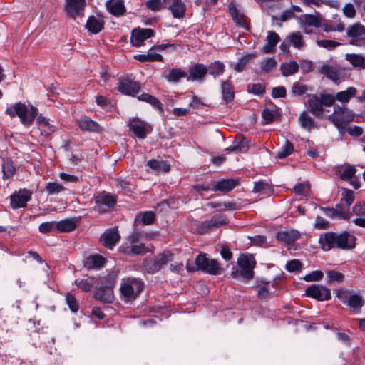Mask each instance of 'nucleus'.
<instances>
[{
	"label": "nucleus",
	"instance_id": "nucleus-2",
	"mask_svg": "<svg viewBox=\"0 0 365 365\" xmlns=\"http://www.w3.org/2000/svg\"><path fill=\"white\" fill-rule=\"evenodd\" d=\"M6 113L11 118L18 116L24 125H31L38 115V109L30 106L29 108L21 102L16 103L6 109Z\"/></svg>",
	"mask_w": 365,
	"mask_h": 365
},
{
	"label": "nucleus",
	"instance_id": "nucleus-7",
	"mask_svg": "<svg viewBox=\"0 0 365 365\" xmlns=\"http://www.w3.org/2000/svg\"><path fill=\"white\" fill-rule=\"evenodd\" d=\"M346 36L351 38V45L361 46L365 43V27L360 23H355L347 28Z\"/></svg>",
	"mask_w": 365,
	"mask_h": 365
},
{
	"label": "nucleus",
	"instance_id": "nucleus-23",
	"mask_svg": "<svg viewBox=\"0 0 365 365\" xmlns=\"http://www.w3.org/2000/svg\"><path fill=\"white\" fill-rule=\"evenodd\" d=\"M118 250L120 253L128 256L142 255L146 252L145 245L140 243V245H122L119 247Z\"/></svg>",
	"mask_w": 365,
	"mask_h": 365
},
{
	"label": "nucleus",
	"instance_id": "nucleus-51",
	"mask_svg": "<svg viewBox=\"0 0 365 365\" xmlns=\"http://www.w3.org/2000/svg\"><path fill=\"white\" fill-rule=\"evenodd\" d=\"M255 57L254 54H247L242 57L235 66V70L237 72L242 71L247 64Z\"/></svg>",
	"mask_w": 365,
	"mask_h": 365
},
{
	"label": "nucleus",
	"instance_id": "nucleus-32",
	"mask_svg": "<svg viewBox=\"0 0 365 365\" xmlns=\"http://www.w3.org/2000/svg\"><path fill=\"white\" fill-rule=\"evenodd\" d=\"M253 192L260 193L264 196H269L273 193L274 190L269 183L264 180H262L255 183Z\"/></svg>",
	"mask_w": 365,
	"mask_h": 365
},
{
	"label": "nucleus",
	"instance_id": "nucleus-53",
	"mask_svg": "<svg viewBox=\"0 0 365 365\" xmlns=\"http://www.w3.org/2000/svg\"><path fill=\"white\" fill-rule=\"evenodd\" d=\"M3 175L5 178L12 177L15 173V168L10 160H5L2 165Z\"/></svg>",
	"mask_w": 365,
	"mask_h": 365
},
{
	"label": "nucleus",
	"instance_id": "nucleus-15",
	"mask_svg": "<svg viewBox=\"0 0 365 365\" xmlns=\"http://www.w3.org/2000/svg\"><path fill=\"white\" fill-rule=\"evenodd\" d=\"M64 11L68 16L76 19L83 14L86 5V0H66Z\"/></svg>",
	"mask_w": 365,
	"mask_h": 365
},
{
	"label": "nucleus",
	"instance_id": "nucleus-5",
	"mask_svg": "<svg viewBox=\"0 0 365 365\" xmlns=\"http://www.w3.org/2000/svg\"><path fill=\"white\" fill-rule=\"evenodd\" d=\"M195 264L199 269L212 275H219L224 271L217 260L207 258L202 254L197 256Z\"/></svg>",
	"mask_w": 365,
	"mask_h": 365
},
{
	"label": "nucleus",
	"instance_id": "nucleus-18",
	"mask_svg": "<svg viewBox=\"0 0 365 365\" xmlns=\"http://www.w3.org/2000/svg\"><path fill=\"white\" fill-rule=\"evenodd\" d=\"M32 192L26 189L20 190L11 196V206L13 209L25 207L31 198Z\"/></svg>",
	"mask_w": 365,
	"mask_h": 365
},
{
	"label": "nucleus",
	"instance_id": "nucleus-59",
	"mask_svg": "<svg viewBox=\"0 0 365 365\" xmlns=\"http://www.w3.org/2000/svg\"><path fill=\"white\" fill-rule=\"evenodd\" d=\"M56 221L46 222L39 225V231L42 233H48L56 230Z\"/></svg>",
	"mask_w": 365,
	"mask_h": 365
},
{
	"label": "nucleus",
	"instance_id": "nucleus-3",
	"mask_svg": "<svg viewBox=\"0 0 365 365\" xmlns=\"http://www.w3.org/2000/svg\"><path fill=\"white\" fill-rule=\"evenodd\" d=\"M335 98L331 94L322 93L319 96L317 94L310 95L307 101L310 112L315 117H320L323 112V106H331L334 105Z\"/></svg>",
	"mask_w": 365,
	"mask_h": 365
},
{
	"label": "nucleus",
	"instance_id": "nucleus-56",
	"mask_svg": "<svg viewBox=\"0 0 365 365\" xmlns=\"http://www.w3.org/2000/svg\"><path fill=\"white\" fill-rule=\"evenodd\" d=\"M277 61L274 58H267L260 63V68L264 72H268L277 66Z\"/></svg>",
	"mask_w": 365,
	"mask_h": 365
},
{
	"label": "nucleus",
	"instance_id": "nucleus-43",
	"mask_svg": "<svg viewBox=\"0 0 365 365\" xmlns=\"http://www.w3.org/2000/svg\"><path fill=\"white\" fill-rule=\"evenodd\" d=\"M248 148L247 143L245 140V138L240 137L239 138L235 139L232 143L227 147L225 150L228 151H242L247 150Z\"/></svg>",
	"mask_w": 365,
	"mask_h": 365
},
{
	"label": "nucleus",
	"instance_id": "nucleus-55",
	"mask_svg": "<svg viewBox=\"0 0 365 365\" xmlns=\"http://www.w3.org/2000/svg\"><path fill=\"white\" fill-rule=\"evenodd\" d=\"M317 44L322 48L332 51L340 45V43L333 40H318Z\"/></svg>",
	"mask_w": 365,
	"mask_h": 365
},
{
	"label": "nucleus",
	"instance_id": "nucleus-13",
	"mask_svg": "<svg viewBox=\"0 0 365 365\" xmlns=\"http://www.w3.org/2000/svg\"><path fill=\"white\" fill-rule=\"evenodd\" d=\"M128 125L135 135L140 139H144L147 133H150L152 130L149 124L138 118L130 119Z\"/></svg>",
	"mask_w": 365,
	"mask_h": 365
},
{
	"label": "nucleus",
	"instance_id": "nucleus-49",
	"mask_svg": "<svg viewBox=\"0 0 365 365\" xmlns=\"http://www.w3.org/2000/svg\"><path fill=\"white\" fill-rule=\"evenodd\" d=\"M307 91V86L302 84L299 81H297L293 83L291 89V93L294 96H300L306 93Z\"/></svg>",
	"mask_w": 365,
	"mask_h": 365
},
{
	"label": "nucleus",
	"instance_id": "nucleus-63",
	"mask_svg": "<svg viewBox=\"0 0 365 365\" xmlns=\"http://www.w3.org/2000/svg\"><path fill=\"white\" fill-rule=\"evenodd\" d=\"M115 185L118 188L120 189L122 191L126 192H130L133 190V185L129 182H127L124 180L118 179L115 181Z\"/></svg>",
	"mask_w": 365,
	"mask_h": 365
},
{
	"label": "nucleus",
	"instance_id": "nucleus-38",
	"mask_svg": "<svg viewBox=\"0 0 365 365\" xmlns=\"http://www.w3.org/2000/svg\"><path fill=\"white\" fill-rule=\"evenodd\" d=\"M155 213L152 211L143 212L137 215L135 219V223L141 222L145 225H149L154 222Z\"/></svg>",
	"mask_w": 365,
	"mask_h": 365
},
{
	"label": "nucleus",
	"instance_id": "nucleus-61",
	"mask_svg": "<svg viewBox=\"0 0 365 365\" xmlns=\"http://www.w3.org/2000/svg\"><path fill=\"white\" fill-rule=\"evenodd\" d=\"M302 267V264L298 259L290 260L286 264V269L290 272L299 271Z\"/></svg>",
	"mask_w": 365,
	"mask_h": 365
},
{
	"label": "nucleus",
	"instance_id": "nucleus-54",
	"mask_svg": "<svg viewBox=\"0 0 365 365\" xmlns=\"http://www.w3.org/2000/svg\"><path fill=\"white\" fill-rule=\"evenodd\" d=\"M66 304H68L69 309L72 312H77L79 309V304L77 300L76 299L75 297L71 294L67 293L66 294Z\"/></svg>",
	"mask_w": 365,
	"mask_h": 365
},
{
	"label": "nucleus",
	"instance_id": "nucleus-60",
	"mask_svg": "<svg viewBox=\"0 0 365 365\" xmlns=\"http://www.w3.org/2000/svg\"><path fill=\"white\" fill-rule=\"evenodd\" d=\"M247 91L255 95H262L265 92V86L261 83L249 84Z\"/></svg>",
	"mask_w": 365,
	"mask_h": 365
},
{
	"label": "nucleus",
	"instance_id": "nucleus-29",
	"mask_svg": "<svg viewBox=\"0 0 365 365\" xmlns=\"http://www.w3.org/2000/svg\"><path fill=\"white\" fill-rule=\"evenodd\" d=\"M106 259L99 255H93L88 257L85 261V266L88 269H99L104 266Z\"/></svg>",
	"mask_w": 365,
	"mask_h": 365
},
{
	"label": "nucleus",
	"instance_id": "nucleus-19",
	"mask_svg": "<svg viewBox=\"0 0 365 365\" xmlns=\"http://www.w3.org/2000/svg\"><path fill=\"white\" fill-rule=\"evenodd\" d=\"M120 236L117 227L107 229L101 237L102 245L110 250L119 242Z\"/></svg>",
	"mask_w": 365,
	"mask_h": 365
},
{
	"label": "nucleus",
	"instance_id": "nucleus-42",
	"mask_svg": "<svg viewBox=\"0 0 365 365\" xmlns=\"http://www.w3.org/2000/svg\"><path fill=\"white\" fill-rule=\"evenodd\" d=\"M299 121L300 125L307 130H310L314 128V121L313 118L306 111H303L300 114Z\"/></svg>",
	"mask_w": 365,
	"mask_h": 365
},
{
	"label": "nucleus",
	"instance_id": "nucleus-14",
	"mask_svg": "<svg viewBox=\"0 0 365 365\" xmlns=\"http://www.w3.org/2000/svg\"><path fill=\"white\" fill-rule=\"evenodd\" d=\"M306 295L317 299L318 301H327L331 299L330 290L322 285L312 284L307 288Z\"/></svg>",
	"mask_w": 365,
	"mask_h": 365
},
{
	"label": "nucleus",
	"instance_id": "nucleus-8",
	"mask_svg": "<svg viewBox=\"0 0 365 365\" xmlns=\"http://www.w3.org/2000/svg\"><path fill=\"white\" fill-rule=\"evenodd\" d=\"M116 202V197L113 195L103 192L95 197V210L99 213L105 212L108 209L114 207Z\"/></svg>",
	"mask_w": 365,
	"mask_h": 365
},
{
	"label": "nucleus",
	"instance_id": "nucleus-31",
	"mask_svg": "<svg viewBox=\"0 0 365 365\" xmlns=\"http://www.w3.org/2000/svg\"><path fill=\"white\" fill-rule=\"evenodd\" d=\"M56 230L60 232H71L76 228L77 220L74 218L64 219L58 222H56Z\"/></svg>",
	"mask_w": 365,
	"mask_h": 365
},
{
	"label": "nucleus",
	"instance_id": "nucleus-34",
	"mask_svg": "<svg viewBox=\"0 0 365 365\" xmlns=\"http://www.w3.org/2000/svg\"><path fill=\"white\" fill-rule=\"evenodd\" d=\"M345 58L354 68L358 69H365V57L361 54L347 53Z\"/></svg>",
	"mask_w": 365,
	"mask_h": 365
},
{
	"label": "nucleus",
	"instance_id": "nucleus-40",
	"mask_svg": "<svg viewBox=\"0 0 365 365\" xmlns=\"http://www.w3.org/2000/svg\"><path fill=\"white\" fill-rule=\"evenodd\" d=\"M207 73L216 78L222 75L225 71V65L220 61H215L207 67Z\"/></svg>",
	"mask_w": 365,
	"mask_h": 365
},
{
	"label": "nucleus",
	"instance_id": "nucleus-21",
	"mask_svg": "<svg viewBox=\"0 0 365 365\" xmlns=\"http://www.w3.org/2000/svg\"><path fill=\"white\" fill-rule=\"evenodd\" d=\"M239 184L238 179H223L217 182L211 190L215 192L220 191L226 193L232 191Z\"/></svg>",
	"mask_w": 365,
	"mask_h": 365
},
{
	"label": "nucleus",
	"instance_id": "nucleus-27",
	"mask_svg": "<svg viewBox=\"0 0 365 365\" xmlns=\"http://www.w3.org/2000/svg\"><path fill=\"white\" fill-rule=\"evenodd\" d=\"M88 31L92 34H98L104 27V21L101 18L90 16L86 24Z\"/></svg>",
	"mask_w": 365,
	"mask_h": 365
},
{
	"label": "nucleus",
	"instance_id": "nucleus-24",
	"mask_svg": "<svg viewBox=\"0 0 365 365\" xmlns=\"http://www.w3.org/2000/svg\"><path fill=\"white\" fill-rule=\"evenodd\" d=\"M207 73L206 66L202 63H196L189 69L187 81H202Z\"/></svg>",
	"mask_w": 365,
	"mask_h": 365
},
{
	"label": "nucleus",
	"instance_id": "nucleus-33",
	"mask_svg": "<svg viewBox=\"0 0 365 365\" xmlns=\"http://www.w3.org/2000/svg\"><path fill=\"white\" fill-rule=\"evenodd\" d=\"M187 73L180 68H172L166 71L163 73V76L169 82L177 83L180 78L186 77Z\"/></svg>",
	"mask_w": 365,
	"mask_h": 365
},
{
	"label": "nucleus",
	"instance_id": "nucleus-9",
	"mask_svg": "<svg viewBox=\"0 0 365 365\" xmlns=\"http://www.w3.org/2000/svg\"><path fill=\"white\" fill-rule=\"evenodd\" d=\"M336 297L344 304L354 309H360L363 306L361 297L356 294H351L349 290L339 289L336 290Z\"/></svg>",
	"mask_w": 365,
	"mask_h": 365
},
{
	"label": "nucleus",
	"instance_id": "nucleus-41",
	"mask_svg": "<svg viewBox=\"0 0 365 365\" xmlns=\"http://www.w3.org/2000/svg\"><path fill=\"white\" fill-rule=\"evenodd\" d=\"M281 70L284 76H292L298 71L299 65L294 61H292L289 63H284L281 65Z\"/></svg>",
	"mask_w": 365,
	"mask_h": 365
},
{
	"label": "nucleus",
	"instance_id": "nucleus-47",
	"mask_svg": "<svg viewBox=\"0 0 365 365\" xmlns=\"http://www.w3.org/2000/svg\"><path fill=\"white\" fill-rule=\"evenodd\" d=\"M46 191L48 195H56L64 190V187L58 182H49L46 185Z\"/></svg>",
	"mask_w": 365,
	"mask_h": 365
},
{
	"label": "nucleus",
	"instance_id": "nucleus-52",
	"mask_svg": "<svg viewBox=\"0 0 365 365\" xmlns=\"http://www.w3.org/2000/svg\"><path fill=\"white\" fill-rule=\"evenodd\" d=\"M354 200V192L351 190L346 189L343 191L342 197L341 199V202L344 203L346 207L349 208L351 205Z\"/></svg>",
	"mask_w": 365,
	"mask_h": 365
},
{
	"label": "nucleus",
	"instance_id": "nucleus-48",
	"mask_svg": "<svg viewBox=\"0 0 365 365\" xmlns=\"http://www.w3.org/2000/svg\"><path fill=\"white\" fill-rule=\"evenodd\" d=\"M37 122L46 133H50L55 130V126L50 124L49 120L41 115L37 118Z\"/></svg>",
	"mask_w": 365,
	"mask_h": 365
},
{
	"label": "nucleus",
	"instance_id": "nucleus-12",
	"mask_svg": "<svg viewBox=\"0 0 365 365\" xmlns=\"http://www.w3.org/2000/svg\"><path fill=\"white\" fill-rule=\"evenodd\" d=\"M140 83L129 78H120L117 83L118 91L125 95L135 96L140 90Z\"/></svg>",
	"mask_w": 365,
	"mask_h": 365
},
{
	"label": "nucleus",
	"instance_id": "nucleus-20",
	"mask_svg": "<svg viewBox=\"0 0 365 365\" xmlns=\"http://www.w3.org/2000/svg\"><path fill=\"white\" fill-rule=\"evenodd\" d=\"M94 298L103 303L110 304L114 300V294L111 286L99 287L94 293Z\"/></svg>",
	"mask_w": 365,
	"mask_h": 365
},
{
	"label": "nucleus",
	"instance_id": "nucleus-45",
	"mask_svg": "<svg viewBox=\"0 0 365 365\" xmlns=\"http://www.w3.org/2000/svg\"><path fill=\"white\" fill-rule=\"evenodd\" d=\"M338 219L348 220L351 217V213L349 212V208L344 203L337 204L334 207Z\"/></svg>",
	"mask_w": 365,
	"mask_h": 365
},
{
	"label": "nucleus",
	"instance_id": "nucleus-62",
	"mask_svg": "<svg viewBox=\"0 0 365 365\" xmlns=\"http://www.w3.org/2000/svg\"><path fill=\"white\" fill-rule=\"evenodd\" d=\"M328 282H341L344 279V274L341 272L336 271H328L327 272Z\"/></svg>",
	"mask_w": 365,
	"mask_h": 365
},
{
	"label": "nucleus",
	"instance_id": "nucleus-64",
	"mask_svg": "<svg viewBox=\"0 0 365 365\" xmlns=\"http://www.w3.org/2000/svg\"><path fill=\"white\" fill-rule=\"evenodd\" d=\"M352 211L356 215L365 217V202L356 203L352 208Z\"/></svg>",
	"mask_w": 365,
	"mask_h": 365
},
{
	"label": "nucleus",
	"instance_id": "nucleus-35",
	"mask_svg": "<svg viewBox=\"0 0 365 365\" xmlns=\"http://www.w3.org/2000/svg\"><path fill=\"white\" fill-rule=\"evenodd\" d=\"M299 237V234L294 230L292 231H281L277 234V240L284 242L287 244H292Z\"/></svg>",
	"mask_w": 365,
	"mask_h": 365
},
{
	"label": "nucleus",
	"instance_id": "nucleus-10",
	"mask_svg": "<svg viewBox=\"0 0 365 365\" xmlns=\"http://www.w3.org/2000/svg\"><path fill=\"white\" fill-rule=\"evenodd\" d=\"M227 223V221L225 217L222 216H214L210 220H205L198 223L196 226V231L200 235L207 234L212 230Z\"/></svg>",
	"mask_w": 365,
	"mask_h": 365
},
{
	"label": "nucleus",
	"instance_id": "nucleus-44",
	"mask_svg": "<svg viewBox=\"0 0 365 365\" xmlns=\"http://www.w3.org/2000/svg\"><path fill=\"white\" fill-rule=\"evenodd\" d=\"M302 24L318 28L321 25L320 18L313 14H305L301 21Z\"/></svg>",
	"mask_w": 365,
	"mask_h": 365
},
{
	"label": "nucleus",
	"instance_id": "nucleus-17",
	"mask_svg": "<svg viewBox=\"0 0 365 365\" xmlns=\"http://www.w3.org/2000/svg\"><path fill=\"white\" fill-rule=\"evenodd\" d=\"M164 8L168 9L175 19H182L185 15L186 6L182 0H163Z\"/></svg>",
	"mask_w": 365,
	"mask_h": 365
},
{
	"label": "nucleus",
	"instance_id": "nucleus-6",
	"mask_svg": "<svg viewBox=\"0 0 365 365\" xmlns=\"http://www.w3.org/2000/svg\"><path fill=\"white\" fill-rule=\"evenodd\" d=\"M143 283L140 279H128L120 287L121 294L127 299L135 298L143 290Z\"/></svg>",
	"mask_w": 365,
	"mask_h": 365
},
{
	"label": "nucleus",
	"instance_id": "nucleus-28",
	"mask_svg": "<svg viewBox=\"0 0 365 365\" xmlns=\"http://www.w3.org/2000/svg\"><path fill=\"white\" fill-rule=\"evenodd\" d=\"M229 12L232 16V20L234 22L241 26L242 28H247V21L245 16L240 13L234 4H230L229 5Z\"/></svg>",
	"mask_w": 365,
	"mask_h": 365
},
{
	"label": "nucleus",
	"instance_id": "nucleus-57",
	"mask_svg": "<svg viewBox=\"0 0 365 365\" xmlns=\"http://www.w3.org/2000/svg\"><path fill=\"white\" fill-rule=\"evenodd\" d=\"M144 269L148 273H155L158 272L160 266L157 264V262L154 259L146 260L144 264Z\"/></svg>",
	"mask_w": 365,
	"mask_h": 365
},
{
	"label": "nucleus",
	"instance_id": "nucleus-58",
	"mask_svg": "<svg viewBox=\"0 0 365 365\" xmlns=\"http://www.w3.org/2000/svg\"><path fill=\"white\" fill-rule=\"evenodd\" d=\"M146 7L153 11H160L164 8L163 0H149L145 4Z\"/></svg>",
	"mask_w": 365,
	"mask_h": 365
},
{
	"label": "nucleus",
	"instance_id": "nucleus-26",
	"mask_svg": "<svg viewBox=\"0 0 365 365\" xmlns=\"http://www.w3.org/2000/svg\"><path fill=\"white\" fill-rule=\"evenodd\" d=\"M279 40V36L275 31H269L266 38L267 44L262 48L264 53H270L274 52V48Z\"/></svg>",
	"mask_w": 365,
	"mask_h": 365
},
{
	"label": "nucleus",
	"instance_id": "nucleus-16",
	"mask_svg": "<svg viewBox=\"0 0 365 365\" xmlns=\"http://www.w3.org/2000/svg\"><path fill=\"white\" fill-rule=\"evenodd\" d=\"M155 31L152 29H135L133 30L130 42L133 46L140 47L144 45V41L153 36Z\"/></svg>",
	"mask_w": 365,
	"mask_h": 365
},
{
	"label": "nucleus",
	"instance_id": "nucleus-36",
	"mask_svg": "<svg viewBox=\"0 0 365 365\" xmlns=\"http://www.w3.org/2000/svg\"><path fill=\"white\" fill-rule=\"evenodd\" d=\"M356 88L351 86L345 91L338 92L334 98L335 100L341 103H348L351 98L356 96Z\"/></svg>",
	"mask_w": 365,
	"mask_h": 365
},
{
	"label": "nucleus",
	"instance_id": "nucleus-50",
	"mask_svg": "<svg viewBox=\"0 0 365 365\" xmlns=\"http://www.w3.org/2000/svg\"><path fill=\"white\" fill-rule=\"evenodd\" d=\"M356 172V169L354 166L348 165L340 173V178L343 180L348 181L349 179H352L354 177Z\"/></svg>",
	"mask_w": 365,
	"mask_h": 365
},
{
	"label": "nucleus",
	"instance_id": "nucleus-25",
	"mask_svg": "<svg viewBox=\"0 0 365 365\" xmlns=\"http://www.w3.org/2000/svg\"><path fill=\"white\" fill-rule=\"evenodd\" d=\"M108 11L115 16H122L125 13L123 0H109L106 3Z\"/></svg>",
	"mask_w": 365,
	"mask_h": 365
},
{
	"label": "nucleus",
	"instance_id": "nucleus-1",
	"mask_svg": "<svg viewBox=\"0 0 365 365\" xmlns=\"http://www.w3.org/2000/svg\"><path fill=\"white\" fill-rule=\"evenodd\" d=\"M356 237L347 232L336 233L327 232L321 235L319 242L324 251H329L333 248L349 250L355 247Z\"/></svg>",
	"mask_w": 365,
	"mask_h": 365
},
{
	"label": "nucleus",
	"instance_id": "nucleus-30",
	"mask_svg": "<svg viewBox=\"0 0 365 365\" xmlns=\"http://www.w3.org/2000/svg\"><path fill=\"white\" fill-rule=\"evenodd\" d=\"M221 90L222 99L226 103H230L234 100L235 91L233 86L229 81H222L221 83Z\"/></svg>",
	"mask_w": 365,
	"mask_h": 365
},
{
	"label": "nucleus",
	"instance_id": "nucleus-22",
	"mask_svg": "<svg viewBox=\"0 0 365 365\" xmlns=\"http://www.w3.org/2000/svg\"><path fill=\"white\" fill-rule=\"evenodd\" d=\"M77 124L83 132H98L101 130V126L97 122L86 115L78 119Z\"/></svg>",
	"mask_w": 365,
	"mask_h": 365
},
{
	"label": "nucleus",
	"instance_id": "nucleus-11",
	"mask_svg": "<svg viewBox=\"0 0 365 365\" xmlns=\"http://www.w3.org/2000/svg\"><path fill=\"white\" fill-rule=\"evenodd\" d=\"M346 109V108L336 105L334 106L333 113L328 115L327 117V119L337 128L339 133L341 135H344L346 133L344 120Z\"/></svg>",
	"mask_w": 365,
	"mask_h": 365
},
{
	"label": "nucleus",
	"instance_id": "nucleus-46",
	"mask_svg": "<svg viewBox=\"0 0 365 365\" xmlns=\"http://www.w3.org/2000/svg\"><path fill=\"white\" fill-rule=\"evenodd\" d=\"M293 150V144L290 141L287 140L284 145L277 151V156L279 159H283L289 156L292 153Z\"/></svg>",
	"mask_w": 365,
	"mask_h": 365
},
{
	"label": "nucleus",
	"instance_id": "nucleus-39",
	"mask_svg": "<svg viewBox=\"0 0 365 365\" xmlns=\"http://www.w3.org/2000/svg\"><path fill=\"white\" fill-rule=\"evenodd\" d=\"M290 45L292 44L295 48L301 49L304 46L303 36L299 31L291 33L287 36Z\"/></svg>",
	"mask_w": 365,
	"mask_h": 365
},
{
	"label": "nucleus",
	"instance_id": "nucleus-4",
	"mask_svg": "<svg viewBox=\"0 0 365 365\" xmlns=\"http://www.w3.org/2000/svg\"><path fill=\"white\" fill-rule=\"evenodd\" d=\"M255 264L253 256L241 254L237 259V264L241 268V271H232L231 276L233 278H237L240 275L246 280H250L254 277L253 269Z\"/></svg>",
	"mask_w": 365,
	"mask_h": 365
},
{
	"label": "nucleus",
	"instance_id": "nucleus-37",
	"mask_svg": "<svg viewBox=\"0 0 365 365\" xmlns=\"http://www.w3.org/2000/svg\"><path fill=\"white\" fill-rule=\"evenodd\" d=\"M319 73L326 76L331 81L336 82L339 79V75L338 70L331 66L324 65L319 68Z\"/></svg>",
	"mask_w": 365,
	"mask_h": 365
}]
</instances>
